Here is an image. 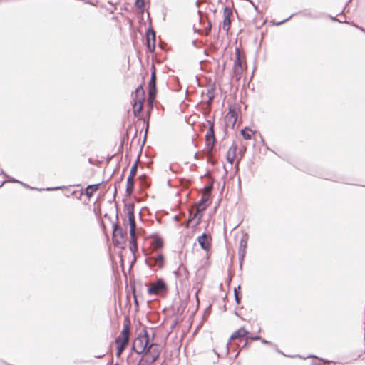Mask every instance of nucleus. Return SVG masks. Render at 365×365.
Listing matches in <instances>:
<instances>
[{
    "instance_id": "obj_1",
    "label": "nucleus",
    "mask_w": 365,
    "mask_h": 365,
    "mask_svg": "<svg viewBox=\"0 0 365 365\" xmlns=\"http://www.w3.org/2000/svg\"><path fill=\"white\" fill-rule=\"evenodd\" d=\"M150 342V336L147 329L145 327L140 331L138 336L134 339L132 345V350L137 354L145 353V351H147L148 346Z\"/></svg>"
},
{
    "instance_id": "obj_2",
    "label": "nucleus",
    "mask_w": 365,
    "mask_h": 365,
    "mask_svg": "<svg viewBox=\"0 0 365 365\" xmlns=\"http://www.w3.org/2000/svg\"><path fill=\"white\" fill-rule=\"evenodd\" d=\"M118 212L117 209L115 214V222L113 224V242L115 246L123 249L124 246L123 245L125 243V238L126 236V232H123L118 222Z\"/></svg>"
},
{
    "instance_id": "obj_3",
    "label": "nucleus",
    "mask_w": 365,
    "mask_h": 365,
    "mask_svg": "<svg viewBox=\"0 0 365 365\" xmlns=\"http://www.w3.org/2000/svg\"><path fill=\"white\" fill-rule=\"evenodd\" d=\"M145 91L142 85H139L133 95V108L135 117H138L142 111L145 100Z\"/></svg>"
},
{
    "instance_id": "obj_4",
    "label": "nucleus",
    "mask_w": 365,
    "mask_h": 365,
    "mask_svg": "<svg viewBox=\"0 0 365 365\" xmlns=\"http://www.w3.org/2000/svg\"><path fill=\"white\" fill-rule=\"evenodd\" d=\"M130 321L128 316L124 317L123 328L120 334L115 338V343L123 342L128 344L130 339Z\"/></svg>"
},
{
    "instance_id": "obj_5",
    "label": "nucleus",
    "mask_w": 365,
    "mask_h": 365,
    "mask_svg": "<svg viewBox=\"0 0 365 365\" xmlns=\"http://www.w3.org/2000/svg\"><path fill=\"white\" fill-rule=\"evenodd\" d=\"M207 122L209 125V128L205 135L206 148L207 153H211L216 142L214 130L215 124L210 120H207Z\"/></svg>"
},
{
    "instance_id": "obj_6",
    "label": "nucleus",
    "mask_w": 365,
    "mask_h": 365,
    "mask_svg": "<svg viewBox=\"0 0 365 365\" xmlns=\"http://www.w3.org/2000/svg\"><path fill=\"white\" fill-rule=\"evenodd\" d=\"M153 71L151 72L150 78L148 82V100L150 103H152L155 100L157 95V87H156V73L154 66H153Z\"/></svg>"
},
{
    "instance_id": "obj_7",
    "label": "nucleus",
    "mask_w": 365,
    "mask_h": 365,
    "mask_svg": "<svg viewBox=\"0 0 365 365\" xmlns=\"http://www.w3.org/2000/svg\"><path fill=\"white\" fill-rule=\"evenodd\" d=\"M124 210L126 212L128 218V224L130 225V231L129 232H134L135 230V205L133 202L125 203L124 204Z\"/></svg>"
},
{
    "instance_id": "obj_8",
    "label": "nucleus",
    "mask_w": 365,
    "mask_h": 365,
    "mask_svg": "<svg viewBox=\"0 0 365 365\" xmlns=\"http://www.w3.org/2000/svg\"><path fill=\"white\" fill-rule=\"evenodd\" d=\"M151 25L152 24H150V26L146 30L145 40L148 50L150 53H153L155 49L156 34L154 29L151 26Z\"/></svg>"
},
{
    "instance_id": "obj_9",
    "label": "nucleus",
    "mask_w": 365,
    "mask_h": 365,
    "mask_svg": "<svg viewBox=\"0 0 365 365\" xmlns=\"http://www.w3.org/2000/svg\"><path fill=\"white\" fill-rule=\"evenodd\" d=\"M164 259L165 257L162 253H157L155 255L147 257L145 262L150 267L157 266L159 269H161L164 265Z\"/></svg>"
},
{
    "instance_id": "obj_10",
    "label": "nucleus",
    "mask_w": 365,
    "mask_h": 365,
    "mask_svg": "<svg viewBox=\"0 0 365 365\" xmlns=\"http://www.w3.org/2000/svg\"><path fill=\"white\" fill-rule=\"evenodd\" d=\"M167 290L165 282L162 279H158L155 283L148 288V293L150 295H156L159 292Z\"/></svg>"
},
{
    "instance_id": "obj_11",
    "label": "nucleus",
    "mask_w": 365,
    "mask_h": 365,
    "mask_svg": "<svg viewBox=\"0 0 365 365\" xmlns=\"http://www.w3.org/2000/svg\"><path fill=\"white\" fill-rule=\"evenodd\" d=\"M162 347L159 344L151 341L148 346L146 353L155 359V361H157L159 359Z\"/></svg>"
},
{
    "instance_id": "obj_12",
    "label": "nucleus",
    "mask_w": 365,
    "mask_h": 365,
    "mask_svg": "<svg viewBox=\"0 0 365 365\" xmlns=\"http://www.w3.org/2000/svg\"><path fill=\"white\" fill-rule=\"evenodd\" d=\"M249 334V331H247L244 327H240L237 331L232 333V334L230 336L227 343V353L229 352V347L228 345L230 344V341L232 340L235 339H240L241 340L244 337H247Z\"/></svg>"
},
{
    "instance_id": "obj_13",
    "label": "nucleus",
    "mask_w": 365,
    "mask_h": 365,
    "mask_svg": "<svg viewBox=\"0 0 365 365\" xmlns=\"http://www.w3.org/2000/svg\"><path fill=\"white\" fill-rule=\"evenodd\" d=\"M197 242L202 250L207 251L210 249V242L208 240V235L206 233H202L201 235L198 236Z\"/></svg>"
},
{
    "instance_id": "obj_14",
    "label": "nucleus",
    "mask_w": 365,
    "mask_h": 365,
    "mask_svg": "<svg viewBox=\"0 0 365 365\" xmlns=\"http://www.w3.org/2000/svg\"><path fill=\"white\" fill-rule=\"evenodd\" d=\"M210 199V195L204 194L202 195L201 199L197 203V212H201L205 210L207 207V201Z\"/></svg>"
},
{
    "instance_id": "obj_15",
    "label": "nucleus",
    "mask_w": 365,
    "mask_h": 365,
    "mask_svg": "<svg viewBox=\"0 0 365 365\" xmlns=\"http://www.w3.org/2000/svg\"><path fill=\"white\" fill-rule=\"evenodd\" d=\"M141 357L137 363V365H153L156 361L150 356L146 351L140 353Z\"/></svg>"
},
{
    "instance_id": "obj_16",
    "label": "nucleus",
    "mask_w": 365,
    "mask_h": 365,
    "mask_svg": "<svg viewBox=\"0 0 365 365\" xmlns=\"http://www.w3.org/2000/svg\"><path fill=\"white\" fill-rule=\"evenodd\" d=\"M234 13L229 7H225L223 11V22L222 23H231L234 21Z\"/></svg>"
},
{
    "instance_id": "obj_17",
    "label": "nucleus",
    "mask_w": 365,
    "mask_h": 365,
    "mask_svg": "<svg viewBox=\"0 0 365 365\" xmlns=\"http://www.w3.org/2000/svg\"><path fill=\"white\" fill-rule=\"evenodd\" d=\"M248 239L249 236L247 233L243 234L240 239L238 252H241L242 255H243V253H246Z\"/></svg>"
},
{
    "instance_id": "obj_18",
    "label": "nucleus",
    "mask_w": 365,
    "mask_h": 365,
    "mask_svg": "<svg viewBox=\"0 0 365 365\" xmlns=\"http://www.w3.org/2000/svg\"><path fill=\"white\" fill-rule=\"evenodd\" d=\"M101 184V182L88 185L85 189V195L86 197L91 198L93 195V193L98 190Z\"/></svg>"
},
{
    "instance_id": "obj_19",
    "label": "nucleus",
    "mask_w": 365,
    "mask_h": 365,
    "mask_svg": "<svg viewBox=\"0 0 365 365\" xmlns=\"http://www.w3.org/2000/svg\"><path fill=\"white\" fill-rule=\"evenodd\" d=\"M129 233H130V243H129V249H130V252L133 253V255L135 256V252L138 250V244H137L136 237H135V232L133 233H131V232H129Z\"/></svg>"
},
{
    "instance_id": "obj_20",
    "label": "nucleus",
    "mask_w": 365,
    "mask_h": 365,
    "mask_svg": "<svg viewBox=\"0 0 365 365\" xmlns=\"http://www.w3.org/2000/svg\"><path fill=\"white\" fill-rule=\"evenodd\" d=\"M237 116H238L237 111L235 109V108L230 106L229 111L225 116V120H229V119L232 118L233 119L232 127L236 123V121L237 120Z\"/></svg>"
},
{
    "instance_id": "obj_21",
    "label": "nucleus",
    "mask_w": 365,
    "mask_h": 365,
    "mask_svg": "<svg viewBox=\"0 0 365 365\" xmlns=\"http://www.w3.org/2000/svg\"><path fill=\"white\" fill-rule=\"evenodd\" d=\"M140 184L142 189H147L150 186V182L145 174L139 176Z\"/></svg>"
},
{
    "instance_id": "obj_22",
    "label": "nucleus",
    "mask_w": 365,
    "mask_h": 365,
    "mask_svg": "<svg viewBox=\"0 0 365 365\" xmlns=\"http://www.w3.org/2000/svg\"><path fill=\"white\" fill-rule=\"evenodd\" d=\"M134 187H135L134 178L130 179V180H129V177H128L127 184H126V190H125L127 196H130L133 194V190H134Z\"/></svg>"
},
{
    "instance_id": "obj_23",
    "label": "nucleus",
    "mask_w": 365,
    "mask_h": 365,
    "mask_svg": "<svg viewBox=\"0 0 365 365\" xmlns=\"http://www.w3.org/2000/svg\"><path fill=\"white\" fill-rule=\"evenodd\" d=\"M153 241H152V245L155 249H160L163 247V240L162 237L158 236V235H153Z\"/></svg>"
},
{
    "instance_id": "obj_24",
    "label": "nucleus",
    "mask_w": 365,
    "mask_h": 365,
    "mask_svg": "<svg viewBox=\"0 0 365 365\" xmlns=\"http://www.w3.org/2000/svg\"><path fill=\"white\" fill-rule=\"evenodd\" d=\"M237 68H242V62L241 59V52L238 47L235 48V60L234 62V66Z\"/></svg>"
},
{
    "instance_id": "obj_25",
    "label": "nucleus",
    "mask_w": 365,
    "mask_h": 365,
    "mask_svg": "<svg viewBox=\"0 0 365 365\" xmlns=\"http://www.w3.org/2000/svg\"><path fill=\"white\" fill-rule=\"evenodd\" d=\"M212 26V24H207V26L205 29H197L194 26L193 30L195 33H197L200 35L207 36L211 31Z\"/></svg>"
},
{
    "instance_id": "obj_26",
    "label": "nucleus",
    "mask_w": 365,
    "mask_h": 365,
    "mask_svg": "<svg viewBox=\"0 0 365 365\" xmlns=\"http://www.w3.org/2000/svg\"><path fill=\"white\" fill-rule=\"evenodd\" d=\"M117 345L116 347V356L119 358L124 350L127 348L128 344L123 342L115 343Z\"/></svg>"
},
{
    "instance_id": "obj_27",
    "label": "nucleus",
    "mask_w": 365,
    "mask_h": 365,
    "mask_svg": "<svg viewBox=\"0 0 365 365\" xmlns=\"http://www.w3.org/2000/svg\"><path fill=\"white\" fill-rule=\"evenodd\" d=\"M138 159H139V156L138 157L137 160L135 161V163H133V165H132V167L130 168V173L128 175L129 180L133 179L137 173Z\"/></svg>"
},
{
    "instance_id": "obj_28",
    "label": "nucleus",
    "mask_w": 365,
    "mask_h": 365,
    "mask_svg": "<svg viewBox=\"0 0 365 365\" xmlns=\"http://www.w3.org/2000/svg\"><path fill=\"white\" fill-rule=\"evenodd\" d=\"M240 133L244 139L250 140L252 138V130L248 127H245L244 129L241 130Z\"/></svg>"
},
{
    "instance_id": "obj_29",
    "label": "nucleus",
    "mask_w": 365,
    "mask_h": 365,
    "mask_svg": "<svg viewBox=\"0 0 365 365\" xmlns=\"http://www.w3.org/2000/svg\"><path fill=\"white\" fill-rule=\"evenodd\" d=\"M233 74L232 78L239 81L241 78L242 73V68L233 67Z\"/></svg>"
},
{
    "instance_id": "obj_30",
    "label": "nucleus",
    "mask_w": 365,
    "mask_h": 365,
    "mask_svg": "<svg viewBox=\"0 0 365 365\" xmlns=\"http://www.w3.org/2000/svg\"><path fill=\"white\" fill-rule=\"evenodd\" d=\"M214 91H215V88L212 87V88H210L207 90V96L208 97V99L206 102L207 104L208 105H210L213 100H214V98H215V95H214Z\"/></svg>"
},
{
    "instance_id": "obj_31",
    "label": "nucleus",
    "mask_w": 365,
    "mask_h": 365,
    "mask_svg": "<svg viewBox=\"0 0 365 365\" xmlns=\"http://www.w3.org/2000/svg\"><path fill=\"white\" fill-rule=\"evenodd\" d=\"M135 6L140 11V12L143 13L145 7V0H136Z\"/></svg>"
},
{
    "instance_id": "obj_32",
    "label": "nucleus",
    "mask_w": 365,
    "mask_h": 365,
    "mask_svg": "<svg viewBox=\"0 0 365 365\" xmlns=\"http://www.w3.org/2000/svg\"><path fill=\"white\" fill-rule=\"evenodd\" d=\"M199 212H196V213H193L192 211L189 212V218L185 224V226L188 227L190 226V222L197 217V215Z\"/></svg>"
},
{
    "instance_id": "obj_33",
    "label": "nucleus",
    "mask_w": 365,
    "mask_h": 365,
    "mask_svg": "<svg viewBox=\"0 0 365 365\" xmlns=\"http://www.w3.org/2000/svg\"><path fill=\"white\" fill-rule=\"evenodd\" d=\"M237 145L235 143H233L232 144V145L230 147L228 151H230V153H232V155L234 156V157H236V153H237Z\"/></svg>"
},
{
    "instance_id": "obj_34",
    "label": "nucleus",
    "mask_w": 365,
    "mask_h": 365,
    "mask_svg": "<svg viewBox=\"0 0 365 365\" xmlns=\"http://www.w3.org/2000/svg\"><path fill=\"white\" fill-rule=\"evenodd\" d=\"M237 145L235 143H233L232 144V145L230 147L228 151H230V153H232V155L234 156V157H236V153H237Z\"/></svg>"
},
{
    "instance_id": "obj_35",
    "label": "nucleus",
    "mask_w": 365,
    "mask_h": 365,
    "mask_svg": "<svg viewBox=\"0 0 365 365\" xmlns=\"http://www.w3.org/2000/svg\"><path fill=\"white\" fill-rule=\"evenodd\" d=\"M65 186H58V187H46L43 189H38V190H47V191H53V190H63L65 189Z\"/></svg>"
},
{
    "instance_id": "obj_36",
    "label": "nucleus",
    "mask_w": 365,
    "mask_h": 365,
    "mask_svg": "<svg viewBox=\"0 0 365 365\" xmlns=\"http://www.w3.org/2000/svg\"><path fill=\"white\" fill-rule=\"evenodd\" d=\"M226 158H227V162L230 163V165H232L233 164L235 157H234L232 155L230 151H227Z\"/></svg>"
},
{
    "instance_id": "obj_37",
    "label": "nucleus",
    "mask_w": 365,
    "mask_h": 365,
    "mask_svg": "<svg viewBox=\"0 0 365 365\" xmlns=\"http://www.w3.org/2000/svg\"><path fill=\"white\" fill-rule=\"evenodd\" d=\"M213 184H214V182L213 181H211L210 182H209L208 184L205 185L203 187V190L205 191H207V192H210L213 189Z\"/></svg>"
},
{
    "instance_id": "obj_38",
    "label": "nucleus",
    "mask_w": 365,
    "mask_h": 365,
    "mask_svg": "<svg viewBox=\"0 0 365 365\" xmlns=\"http://www.w3.org/2000/svg\"><path fill=\"white\" fill-rule=\"evenodd\" d=\"M131 287H132L133 296L134 298V304H135V306L138 307L139 306V304H138V301L137 299V297H136V294H135V285H133Z\"/></svg>"
},
{
    "instance_id": "obj_39",
    "label": "nucleus",
    "mask_w": 365,
    "mask_h": 365,
    "mask_svg": "<svg viewBox=\"0 0 365 365\" xmlns=\"http://www.w3.org/2000/svg\"><path fill=\"white\" fill-rule=\"evenodd\" d=\"M308 358L317 359L320 360L321 361H323L324 363H331L332 362L331 361H329V360L323 359V358L317 357V356L313 355V354L309 355L306 359H308Z\"/></svg>"
},
{
    "instance_id": "obj_40",
    "label": "nucleus",
    "mask_w": 365,
    "mask_h": 365,
    "mask_svg": "<svg viewBox=\"0 0 365 365\" xmlns=\"http://www.w3.org/2000/svg\"><path fill=\"white\" fill-rule=\"evenodd\" d=\"M231 24H219V30L222 29L226 33L230 29Z\"/></svg>"
},
{
    "instance_id": "obj_41",
    "label": "nucleus",
    "mask_w": 365,
    "mask_h": 365,
    "mask_svg": "<svg viewBox=\"0 0 365 365\" xmlns=\"http://www.w3.org/2000/svg\"><path fill=\"white\" fill-rule=\"evenodd\" d=\"M246 253H243L242 255L241 252H238V257H239V262H240V267L242 268V262L244 261V258L245 257Z\"/></svg>"
},
{
    "instance_id": "obj_42",
    "label": "nucleus",
    "mask_w": 365,
    "mask_h": 365,
    "mask_svg": "<svg viewBox=\"0 0 365 365\" xmlns=\"http://www.w3.org/2000/svg\"><path fill=\"white\" fill-rule=\"evenodd\" d=\"M235 296V302L239 304H240L241 302V299H242V296H241V294H234Z\"/></svg>"
},
{
    "instance_id": "obj_43",
    "label": "nucleus",
    "mask_w": 365,
    "mask_h": 365,
    "mask_svg": "<svg viewBox=\"0 0 365 365\" xmlns=\"http://www.w3.org/2000/svg\"><path fill=\"white\" fill-rule=\"evenodd\" d=\"M252 341H257L262 339V337L259 335L250 336L249 337Z\"/></svg>"
},
{
    "instance_id": "obj_44",
    "label": "nucleus",
    "mask_w": 365,
    "mask_h": 365,
    "mask_svg": "<svg viewBox=\"0 0 365 365\" xmlns=\"http://www.w3.org/2000/svg\"><path fill=\"white\" fill-rule=\"evenodd\" d=\"M19 184H21L23 187H26V188H28V189H30V190H34L35 188L32 187H30L29 185H28L27 184L21 182V181H19Z\"/></svg>"
},
{
    "instance_id": "obj_45",
    "label": "nucleus",
    "mask_w": 365,
    "mask_h": 365,
    "mask_svg": "<svg viewBox=\"0 0 365 365\" xmlns=\"http://www.w3.org/2000/svg\"><path fill=\"white\" fill-rule=\"evenodd\" d=\"M261 342L263 344H266V345H272V342L269 341H267L263 338H262V339H260Z\"/></svg>"
},
{
    "instance_id": "obj_46",
    "label": "nucleus",
    "mask_w": 365,
    "mask_h": 365,
    "mask_svg": "<svg viewBox=\"0 0 365 365\" xmlns=\"http://www.w3.org/2000/svg\"><path fill=\"white\" fill-rule=\"evenodd\" d=\"M7 179H8V181L11 182H17V183L19 182L18 180L11 177V176H9V178H7Z\"/></svg>"
},
{
    "instance_id": "obj_47",
    "label": "nucleus",
    "mask_w": 365,
    "mask_h": 365,
    "mask_svg": "<svg viewBox=\"0 0 365 365\" xmlns=\"http://www.w3.org/2000/svg\"><path fill=\"white\" fill-rule=\"evenodd\" d=\"M240 285H238L237 287L234 289V294H240Z\"/></svg>"
},
{
    "instance_id": "obj_48",
    "label": "nucleus",
    "mask_w": 365,
    "mask_h": 365,
    "mask_svg": "<svg viewBox=\"0 0 365 365\" xmlns=\"http://www.w3.org/2000/svg\"><path fill=\"white\" fill-rule=\"evenodd\" d=\"M0 175H3L6 178H9V175L1 168L0 169Z\"/></svg>"
},
{
    "instance_id": "obj_49",
    "label": "nucleus",
    "mask_w": 365,
    "mask_h": 365,
    "mask_svg": "<svg viewBox=\"0 0 365 365\" xmlns=\"http://www.w3.org/2000/svg\"><path fill=\"white\" fill-rule=\"evenodd\" d=\"M207 161H208V163H210L212 165H215L216 163V160H212L210 158H208Z\"/></svg>"
},
{
    "instance_id": "obj_50",
    "label": "nucleus",
    "mask_w": 365,
    "mask_h": 365,
    "mask_svg": "<svg viewBox=\"0 0 365 365\" xmlns=\"http://www.w3.org/2000/svg\"><path fill=\"white\" fill-rule=\"evenodd\" d=\"M201 217H202V214L200 215V216L199 217V218L197 219V220L196 221L195 224V226H197L200 224V220H201Z\"/></svg>"
},
{
    "instance_id": "obj_51",
    "label": "nucleus",
    "mask_w": 365,
    "mask_h": 365,
    "mask_svg": "<svg viewBox=\"0 0 365 365\" xmlns=\"http://www.w3.org/2000/svg\"><path fill=\"white\" fill-rule=\"evenodd\" d=\"M334 21H338L339 23H344V24H346L348 23L346 21H341V20H339V19H333Z\"/></svg>"
},
{
    "instance_id": "obj_52",
    "label": "nucleus",
    "mask_w": 365,
    "mask_h": 365,
    "mask_svg": "<svg viewBox=\"0 0 365 365\" xmlns=\"http://www.w3.org/2000/svg\"><path fill=\"white\" fill-rule=\"evenodd\" d=\"M173 220L175 221V222H178L180 220V217L178 215H175L173 217Z\"/></svg>"
},
{
    "instance_id": "obj_53",
    "label": "nucleus",
    "mask_w": 365,
    "mask_h": 365,
    "mask_svg": "<svg viewBox=\"0 0 365 365\" xmlns=\"http://www.w3.org/2000/svg\"><path fill=\"white\" fill-rule=\"evenodd\" d=\"M105 356V354H98V356H96L95 357L97 358V359H101L103 358V356Z\"/></svg>"
},
{
    "instance_id": "obj_54",
    "label": "nucleus",
    "mask_w": 365,
    "mask_h": 365,
    "mask_svg": "<svg viewBox=\"0 0 365 365\" xmlns=\"http://www.w3.org/2000/svg\"><path fill=\"white\" fill-rule=\"evenodd\" d=\"M352 25H353V26H356V28H358L359 29H360V30H361V31H365L363 28H361V27H359V26H357V24H353Z\"/></svg>"
},
{
    "instance_id": "obj_55",
    "label": "nucleus",
    "mask_w": 365,
    "mask_h": 365,
    "mask_svg": "<svg viewBox=\"0 0 365 365\" xmlns=\"http://www.w3.org/2000/svg\"><path fill=\"white\" fill-rule=\"evenodd\" d=\"M277 351L278 353H280V354H283V355H284V356H287V355H285L284 354H283L280 350H279V349H277ZM289 356V357H294V356Z\"/></svg>"
},
{
    "instance_id": "obj_56",
    "label": "nucleus",
    "mask_w": 365,
    "mask_h": 365,
    "mask_svg": "<svg viewBox=\"0 0 365 365\" xmlns=\"http://www.w3.org/2000/svg\"><path fill=\"white\" fill-rule=\"evenodd\" d=\"M240 158L237 160V163H236V165H235V168H236L237 170H238V166H239V162H240Z\"/></svg>"
},
{
    "instance_id": "obj_57",
    "label": "nucleus",
    "mask_w": 365,
    "mask_h": 365,
    "mask_svg": "<svg viewBox=\"0 0 365 365\" xmlns=\"http://www.w3.org/2000/svg\"><path fill=\"white\" fill-rule=\"evenodd\" d=\"M173 273L175 274V275L176 277H178V274H179V270H175V271H174V272H173Z\"/></svg>"
},
{
    "instance_id": "obj_58",
    "label": "nucleus",
    "mask_w": 365,
    "mask_h": 365,
    "mask_svg": "<svg viewBox=\"0 0 365 365\" xmlns=\"http://www.w3.org/2000/svg\"><path fill=\"white\" fill-rule=\"evenodd\" d=\"M199 158H200V157H199V153H196L195 154V159H198Z\"/></svg>"
},
{
    "instance_id": "obj_59",
    "label": "nucleus",
    "mask_w": 365,
    "mask_h": 365,
    "mask_svg": "<svg viewBox=\"0 0 365 365\" xmlns=\"http://www.w3.org/2000/svg\"><path fill=\"white\" fill-rule=\"evenodd\" d=\"M244 152H245V150H240L239 153L240 154L241 158L243 156Z\"/></svg>"
},
{
    "instance_id": "obj_60",
    "label": "nucleus",
    "mask_w": 365,
    "mask_h": 365,
    "mask_svg": "<svg viewBox=\"0 0 365 365\" xmlns=\"http://www.w3.org/2000/svg\"><path fill=\"white\" fill-rule=\"evenodd\" d=\"M197 40H193V41H192V45H193V46H196V43H197Z\"/></svg>"
},
{
    "instance_id": "obj_61",
    "label": "nucleus",
    "mask_w": 365,
    "mask_h": 365,
    "mask_svg": "<svg viewBox=\"0 0 365 365\" xmlns=\"http://www.w3.org/2000/svg\"><path fill=\"white\" fill-rule=\"evenodd\" d=\"M199 292H200V290H197V291L196 292V293H195V297H196L197 300H198V297H197V295H198V293H199Z\"/></svg>"
},
{
    "instance_id": "obj_62",
    "label": "nucleus",
    "mask_w": 365,
    "mask_h": 365,
    "mask_svg": "<svg viewBox=\"0 0 365 365\" xmlns=\"http://www.w3.org/2000/svg\"><path fill=\"white\" fill-rule=\"evenodd\" d=\"M148 123L147 124V126H146L145 136L146 135V133H147V132H148Z\"/></svg>"
},
{
    "instance_id": "obj_63",
    "label": "nucleus",
    "mask_w": 365,
    "mask_h": 365,
    "mask_svg": "<svg viewBox=\"0 0 365 365\" xmlns=\"http://www.w3.org/2000/svg\"><path fill=\"white\" fill-rule=\"evenodd\" d=\"M5 182H6V181H5V180H4L3 182H1V184H0V187H1L4 185V184Z\"/></svg>"
},
{
    "instance_id": "obj_64",
    "label": "nucleus",
    "mask_w": 365,
    "mask_h": 365,
    "mask_svg": "<svg viewBox=\"0 0 365 365\" xmlns=\"http://www.w3.org/2000/svg\"><path fill=\"white\" fill-rule=\"evenodd\" d=\"M116 193H117V188H116V187H115L114 197L115 196Z\"/></svg>"
}]
</instances>
